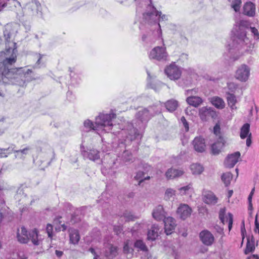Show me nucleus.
Instances as JSON below:
<instances>
[{
    "label": "nucleus",
    "instance_id": "obj_1",
    "mask_svg": "<svg viewBox=\"0 0 259 259\" xmlns=\"http://www.w3.org/2000/svg\"><path fill=\"white\" fill-rule=\"evenodd\" d=\"M4 35L6 45L9 48L5 52L0 53V73L8 78H14L16 75L14 67L16 57L14 51L16 44L13 41L15 35L11 25L6 26Z\"/></svg>",
    "mask_w": 259,
    "mask_h": 259
},
{
    "label": "nucleus",
    "instance_id": "obj_34",
    "mask_svg": "<svg viewBox=\"0 0 259 259\" xmlns=\"http://www.w3.org/2000/svg\"><path fill=\"white\" fill-rule=\"evenodd\" d=\"M69 69L70 72V76L71 83L73 84H78L81 79L79 77L78 74L75 73V68H69Z\"/></svg>",
    "mask_w": 259,
    "mask_h": 259
},
{
    "label": "nucleus",
    "instance_id": "obj_44",
    "mask_svg": "<svg viewBox=\"0 0 259 259\" xmlns=\"http://www.w3.org/2000/svg\"><path fill=\"white\" fill-rule=\"evenodd\" d=\"M123 252L124 254H128L132 253L133 252V249L129 245V241H126L124 242V246L123 247Z\"/></svg>",
    "mask_w": 259,
    "mask_h": 259
},
{
    "label": "nucleus",
    "instance_id": "obj_43",
    "mask_svg": "<svg viewBox=\"0 0 259 259\" xmlns=\"http://www.w3.org/2000/svg\"><path fill=\"white\" fill-rule=\"evenodd\" d=\"M241 3V0H233L231 4V7L236 12H238L240 10Z\"/></svg>",
    "mask_w": 259,
    "mask_h": 259
},
{
    "label": "nucleus",
    "instance_id": "obj_11",
    "mask_svg": "<svg viewBox=\"0 0 259 259\" xmlns=\"http://www.w3.org/2000/svg\"><path fill=\"white\" fill-rule=\"evenodd\" d=\"M80 151L84 159H88L90 160L95 161L100 159V152L98 150L93 148L85 150L83 145L80 146Z\"/></svg>",
    "mask_w": 259,
    "mask_h": 259
},
{
    "label": "nucleus",
    "instance_id": "obj_42",
    "mask_svg": "<svg viewBox=\"0 0 259 259\" xmlns=\"http://www.w3.org/2000/svg\"><path fill=\"white\" fill-rule=\"evenodd\" d=\"M10 214V210L9 207L7 206H4L0 209V216L1 220L2 221L3 219L7 218Z\"/></svg>",
    "mask_w": 259,
    "mask_h": 259
},
{
    "label": "nucleus",
    "instance_id": "obj_8",
    "mask_svg": "<svg viewBox=\"0 0 259 259\" xmlns=\"http://www.w3.org/2000/svg\"><path fill=\"white\" fill-rule=\"evenodd\" d=\"M17 84L23 88L26 86V83L33 80L40 79L41 77L35 76L31 69H28L26 71L22 68H17Z\"/></svg>",
    "mask_w": 259,
    "mask_h": 259
},
{
    "label": "nucleus",
    "instance_id": "obj_56",
    "mask_svg": "<svg viewBox=\"0 0 259 259\" xmlns=\"http://www.w3.org/2000/svg\"><path fill=\"white\" fill-rule=\"evenodd\" d=\"M233 224V215L231 213H228V228L230 230L232 227Z\"/></svg>",
    "mask_w": 259,
    "mask_h": 259
},
{
    "label": "nucleus",
    "instance_id": "obj_35",
    "mask_svg": "<svg viewBox=\"0 0 259 259\" xmlns=\"http://www.w3.org/2000/svg\"><path fill=\"white\" fill-rule=\"evenodd\" d=\"M190 169L193 175H200L204 170L203 166L198 163L191 165Z\"/></svg>",
    "mask_w": 259,
    "mask_h": 259
},
{
    "label": "nucleus",
    "instance_id": "obj_14",
    "mask_svg": "<svg viewBox=\"0 0 259 259\" xmlns=\"http://www.w3.org/2000/svg\"><path fill=\"white\" fill-rule=\"evenodd\" d=\"M164 231L166 235H170L174 231L176 227V223L175 219L171 217L164 218Z\"/></svg>",
    "mask_w": 259,
    "mask_h": 259
},
{
    "label": "nucleus",
    "instance_id": "obj_32",
    "mask_svg": "<svg viewBox=\"0 0 259 259\" xmlns=\"http://www.w3.org/2000/svg\"><path fill=\"white\" fill-rule=\"evenodd\" d=\"M250 133V124L247 123L244 124L240 129V138L244 139L249 136Z\"/></svg>",
    "mask_w": 259,
    "mask_h": 259
},
{
    "label": "nucleus",
    "instance_id": "obj_57",
    "mask_svg": "<svg viewBox=\"0 0 259 259\" xmlns=\"http://www.w3.org/2000/svg\"><path fill=\"white\" fill-rule=\"evenodd\" d=\"M255 229L254 231L257 232L259 234V223L257 222V214L255 215Z\"/></svg>",
    "mask_w": 259,
    "mask_h": 259
},
{
    "label": "nucleus",
    "instance_id": "obj_22",
    "mask_svg": "<svg viewBox=\"0 0 259 259\" xmlns=\"http://www.w3.org/2000/svg\"><path fill=\"white\" fill-rule=\"evenodd\" d=\"M152 217L155 220L158 221L163 220L166 218L165 212L162 205H159L153 209Z\"/></svg>",
    "mask_w": 259,
    "mask_h": 259
},
{
    "label": "nucleus",
    "instance_id": "obj_63",
    "mask_svg": "<svg viewBox=\"0 0 259 259\" xmlns=\"http://www.w3.org/2000/svg\"><path fill=\"white\" fill-rule=\"evenodd\" d=\"M21 234L22 235H29V234H28L27 230L24 227L21 228Z\"/></svg>",
    "mask_w": 259,
    "mask_h": 259
},
{
    "label": "nucleus",
    "instance_id": "obj_31",
    "mask_svg": "<svg viewBox=\"0 0 259 259\" xmlns=\"http://www.w3.org/2000/svg\"><path fill=\"white\" fill-rule=\"evenodd\" d=\"M106 255L110 259L113 258L117 255V247L110 244L106 251Z\"/></svg>",
    "mask_w": 259,
    "mask_h": 259
},
{
    "label": "nucleus",
    "instance_id": "obj_28",
    "mask_svg": "<svg viewBox=\"0 0 259 259\" xmlns=\"http://www.w3.org/2000/svg\"><path fill=\"white\" fill-rule=\"evenodd\" d=\"M211 103L217 108L222 109L225 106V103L224 100L219 97H213L211 98Z\"/></svg>",
    "mask_w": 259,
    "mask_h": 259
},
{
    "label": "nucleus",
    "instance_id": "obj_47",
    "mask_svg": "<svg viewBox=\"0 0 259 259\" xmlns=\"http://www.w3.org/2000/svg\"><path fill=\"white\" fill-rule=\"evenodd\" d=\"M53 225L51 224H48L46 227V232L48 234V237L51 239H52L53 237Z\"/></svg>",
    "mask_w": 259,
    "mask_h": 259
},
{
    "label": "nucleus",
    "instance_id": "obj_38",
    "mask_svg": "<svg viewBox=\"0 0 259 259\" xmlns=\"http://www.w3.org/2000/svg\"><path fill=\"white\" fill-rule=\"evenodd\" d=\"M83 124L87 132L90 131L91 130L95 131L98 129L96 124H95V125H94L93 122L89 119L85 120L84 121Z\"/></svg>",
    "mask_w": 259,
    "mask_h": 259
},
{
    "label": "nucleus",
    "instance_id": "obj_17",
    "mask_svg": "<svg viewBox=\"0 0 259 259\" xmlns=\"http://www.w3.org/2000/svg\"><path fill=\"white\" fill-rule=\"evenodd\" d=\"M240 157V153L239 152H236L228 155L224 162L225 166L229 168L234 167L238 161Z\"/></svg>",
    "mask_w": 259,
    "mask_h": 259
},
{
    "label": "nucleus",
    "instance_id": "obj_23",
    "mask_svg": "<svg viewBox=\"0 0 259 259\" xmlns=\"http://www.w3.org/2000/svg\"><path fill=\"white\" fill-rule=\"evenodd\" d=\"M70 243L76 245L80 240V235L77 229L70 228L68 230Z\"/></svg>",
    "mask_w": 259,
    "mask_h": 259
},
{
    "label": "nucleus",
    "instance_id": "obj_15",
    "mask_svg": "<svg viewBox=\"0 0 259 259\" xmlns=\"http://www.w3.org/2000/svg\"><path fill=\"white\" fill-rule=\"evenodd\" d=\"M192 210L190 207L186 204H181L177 209V212L181 219L185 220L189 217Z\"/></svg>",
    "mask_w": 259,
    "mask_h": 259
},
{
    "label": "nucleus",
    "instance_id": "obj_9",
    "mask_svg": "<svg viewBox=\"0 0 259 259\" xmlns=\"http://www.w3.org/2000/svg\"><path fill=\"white\" fill-rule=\"evenodd\" d=\"M150 59H155L159 61H165L167 60L168 54L165 47H156L150 52Z\"/></svg>",
    "mask_w": 259,
    "mask_h": 259
},
{
    "label": "nucleus",
    "instance_id": "obj_27",
    "mask_svg": "<svg viewBox=\"0 0 259 259\" xmlns=\"http://www.w3.org/2000/svg\"><path fill=\"white\" fill-rule=\"evenodd\" d=\"M187 102L195 107L199 106L202 103V99L198 96H191L187 98Z\"/></svg>",
    "mask_w": 259,
    "mask_h": 259
},
{
    "label": "nucleus",
    "instance_id": "obj_10",
    "mask_svg": "<svg viewBox=\"0 0 259 259\" xmlns=\"http://www.w3.org/2000/svg\"><path fill=\"white\" fill-rule=\"evenodd\" d=\"M164 72L167 77L171 80H177L179 79L182 74V71L180 68L175 63H172L167 66L165 69Z\"/></svg>",
    "mask_w": 259,
    "mask_h": 259
},
{
    "label": "nucleus",
    "instance_id": "obj_40",
    "mask_svg": "<svg viewBox=\"0 0 259 259\" xmlns=\"http://www.w3.org/2000/svg\"><path fill=\"white\" fill-rule=\"evenodd\" d=\"M192 185L190 184L179 188L180 194L181 195L189 194L190 192H192Z\"/></svg>",
    "mask_w": 259,
    "mask_h": 259
},
{
    "label": "nucleus",
    "instance_id": "obj_2",
    "mask_svg": "<svg viewBox=\"0 0 259 259\" xmlns=\"http://www.w3.org/2000/svg\"><path fill=\"white\" fill-rule=\"evenodd\" d=\"M167 16L162 14L160 11L156 10L153 5H148L143 14L142 23L147 27H153L151 29H158L156 33L157 37L161 36L162 31L159 21L167 20Z\"/></svg>",
    "mask_w": 259,
    "mask_h": 259
},
{
    "label": "nucleus",
    "instance_id": "obj_59",
    "mask_svg": "<svg viewBox=\"0 0 259 259\" xmlns=\"http://www.w3.org/2000/svg\"><path fill=\"white\" fill-rule=\"evenodd\" d=\"M252 195H249L248 197V209L251 210L252 209Z\"/></svg>",
    "mask_w": 259,
    "mask_h": 259
},
{
    "label": "nucleus",
    "instance_id": "obj_16",
    "mask_svg": "<svg viewBox=\"0 0 259 259\" xmlns=\"http://www.w3.org/2000/svg\"><path fill=\"white\" fill-rule=\"evenodd\" d=\"M199 236L202 243L207 245H211L214 242V237L213 235L207 230H204L200 233Z\"/></svg>",
    "mask_w": 259,
    "mask_h": 259
},
{
    "label": "nucleus",
    "instance_id": "obj_52",
    "mask_svg": "<svg viewBox=\"0 0 259 259\" xmlns=\"http://www.w3.org/2000/svg\"><path fill=\"white\" fill-rule=\"evenodd\" d=\"M29 149L28 148H24L23 150H17V157L23 158V155H26L28 153Z\"/></svg>",
    "mask_w": 259,
    "mask_h": 259
},
{
    "label": "nucleus",
    "instance_id": "obj_46",
    "mask_svg": "<svg viewBox=\"0 0 259 259\" xmlns=\"http://www.w3.org/2000/svg\"><path fill=\"white\" fill-rule=\"evenodd\" d=\"M17 240L21 243H27L29 239L28 235H20L17 234Z\"/></svg>",
    "mask_w": 259,
    "mask_h": 259
},
{
    "label": "nucleus",
    "instance_id": "obj_4",
    "mask_svg": "<svg viewBox=\"0 0 259 259\" xmlns=\"http://www.w3.org/2000/svg\"><path fill=\"white\" fill-rule=\"evenodd\" d=\"M158 110L156 106H149L148 108L139 110L135 115V119L133 120L135 124L140 129H144L146 124Z\"/></svg>",
    "mask_w": 259,
    "mask_h": 259
},
{
    "label": "nucleus",
    "instance_id": "obj_60",
    "mask_svg": "<svg viewBox=\"0 0 259 259\" xmlns=\"http://www.w3.org/2000/svg\"><path fill=\"white\" fill-rule=\"evenodd\" d=\"M7 156V150L5 149L0 148V158L6 157Z\"/></svg>",
    "mask_w": 259,
    "mask_h": 259
},
{
    "label": "nucleus",
    "instance_id": "obj_7",
    "mask_svg": "<svg viewBox=\"0 0 259 259\" xmlns=\"http://www.w3.org/2000/svg\"><path fill=\"white\" fill-rule=\"evenodd\" d=\"M116 118V114L113 113L109 114L100 113L96 117L95 124L98 128H106L104 130L106 132H109L113 126L112 119Z\"/></svg>",
    "mask_w": 259,
    "mask_h": 259
},
{
    "label": "nucleus",
    "instance_id": "obj_29",
    "mask_svg": "<svg viewBox=\"0 0 259 259\" xmlns=\"http://www.w3.org/2000/svg\"><path fill=\"white\" fill-rule=\"evenodd\" d=\"M24 16V14L23 13L21 15H19L20 17V21L21 24H19V27L20 31H25V32H27L30 29V26L29 24V22L28 21L27 19H20L21 17Z\"/></svg>",
    "mask_w": 259,
    "mask_h": 259
},
{
    "label": "nucleus",
    "instance_id": "obj_30",
    "mask_svg": "<svg viewBox=\"0 0 259 259\" xmlns=\"http://www.w3.org/2000/svg\"><path fill=\"white\" fill-rule=\"evenodd\" d=\"M227 100L229 106L232 110L236 109L237 107L235 104L237 101L236 96L234 94L229 93H227Z\"/></svg>",
    "mask_w": 259,
    "mask_h": 259
},
{
    "label": "nucleus",
    "instance_id": "obj_3",
    "mask_svg": "<svg viewBox=\"0 0 259 259\" xmlns=\"http://www.w3.org/2000/svg\"><path fill=\"white\" fill-rule=\"evenodd\" d=\"M250 23L245 20L236 21L234 25L232 32L234 36H232V44L229 45V50L235 48L239 49L240 47L244 45L245 39L246 38V29L250 27Z\"/></svg>",
    "mask_w": 259,
    "mask_h": 259
},
{
    "label": "nucleus",
    "instance_id": "obj_33",
    "mask_svg": "<svg viewBox=\"0 0 259 259\" xmlns=\"http://www.w3.org/2000/svg\"><path fill=\"white\" fill-rule=\"evenodd\" d=\"M178 102L174 100H168L165 104L166 109L170 112L174 111L178 107Z\"/></svg>",
    "mask_w": 259,
    "mask_h": 259
},
{
    "label": "nucleus",
    "instance_id": "obj_48",
    "mask_svg": "<svg viewBox=\"0 0 259 259\" xmlns=\"http://www.w3.org/2000/svg\"><path fill=\"white\" fill-rule=\"evenodd\" d=\"M176 191L171 188H168L166 189L165 192V197L169 199L170 197H172L175 195Z\"/></svg>",
    "mask_w": 259,
    "mask_h": 259
},
{
    "label": "nucleus",
    "instance_id": "obj_50",
    "mask_svg": "<svg viewBox=\"0 0 259 259\" xmlns=\"http://www.w3.org/2000/svg\"><path fill=\"white\" fill-rule=\"evenodd\" d=\"M123 217H124L125 222L134 221L136 218V217L134 215H133L131 212L124 213Z\"/></svg>",
    "mask_w": 259,
    "mask_h": 259
},
{
    "label": "nucleus",
    "instance_id": "obj_45",
    "mask_svg": "<svg viewBox=\"0 0 259 259\" xmlns=\"http://www.w3.org/2000/svg\"><path fill=\"white\" fill-rule=\"evenodd\" d=\"M142 40L146 42H153L156 40V38L155 35L152 36L150 34H144L142 36Z\"/></svg>",
    "mask_w": 259,
    "mask_h": 259
},
{
    "label": "nucleus",
    "instance_id": "obj_61",
    "mask_svg": "<svg viewBox=\"0 0 259 259\" xmlns=\"http://www.w3.org/2000/svg\"><path fill=\"white\" fill-rule=\"evenodd\" d=\"M246 144L247 147H249L251 144V133H250L249 136L247 137Z\"/></svg>",
    "mask_w": 259,
    "mask_h": 259
},
{
    "label": "nucleus",
    "instance_id": "obj_49",
    "mask_svg": "<svg viewBox=\"0 0 259 259\" xmlns=\"http://www.w3.org/2000/svg\"><path fill=\"white\" fill-rule=\"evenodd\" d=\"M113 231L117 235H119L123 232V227L121 225H114L113 226Z\"/></svg>",
    "mask_w": 259,
    "mask_h": 259
},
{
    "label": "nucleus",
    "instance_id": "obj_55",
    "mask_svg": "<svg viewBox=\"0 0 259 259\" xmlns=\"http://www.w3.org/2000/svg\"><path fill=\"white\" fill-rule=\"evenodd\" d=\"M250 28L252 33L253 34L255 38L256 39H259V33H258V30L256 28H255V27H250Z\"/></svg>",
    "mask_w": 259,
    "mask_h": 259
},
{
    "label": "nucleus",
    "instance_id": "obj_19",
    "mask_svg": "<svg viewBox=\"0 0 259 259\" xmlns=\"http://www.w3.org/2000/svg\"><path fill=\"white\" fill-rule=\"evenodd\" d=\"M202 200L207 204H214L217 202L218 198L213 192L205 191L202 193Z\"/></svg>",
    "mask_w": 259,
    "mask_h": 259
},
{
    "label": "nucleus",
    "instance_id": "obj_25",
    "mask_svg": "<svg viewBox=\"0 0 259 259\" xmlns=\"http://www.w3.org/2000/svg\"><path fill=\"white\" fill-rule=\"evenodd\" d=\"M159 227L157 225L154 224L152 226L150 229L148 231L147 234V238L148 240H154L158 236Z\"/></svg>",
    "mask_w": 259,
    "mask_h": 259
},
{
    "label": "nucleus",
    "instance_id": "obj_41",
    "mask_svg": "<svg viewBox=\"0 0 259 259\" xmlns=\"http://www.w3.org/2000/svg\"><path fill=\"white\" fill-rule=\"evenodd\" d=\"M135 246L143 251H146L148 250L145 243L141 240H137L135 243Z\"/></svg>",
    "mask_w": 259,
    "mask_h": 259
},
{
    "label": "nucleus",
    "instance_id": "obj_51",
    "mask_svg": "<svg viewBox=\"0 0 259 259\" xmlns=\"http://www.w3.org/2000/svg\"><path fill=\"white\" fill-rule=\"evenodd\" d=\"M213 133L215 134L217 136H219V139L220 140V138H222L221 136V127L219 123H217L214 127H213Z\"/></svg>",
    "mask_w": 259,
    "mask_h": 259
},
{
    "label": "nucleus",
    "instance_id": "obj_13",
    "mask_svg": "<svg viewBox=\"0 0 259 259\" xmlns=\"http://www.w3.org/2000/svg\"><path fill=\"white\" fill-rule=\"evenodd\" d=\"M199 115L203 121H206L209 117L215 118L217 116L216 112L211 108L203 107L199 109Z\"/></svg>",
    "mask_w": 259,
    "mask_h": 259
},
{
    "label": "nucleus",
    "instance_id": "obj_54",
    "mask_svg": "<svg viewBox=\"0 0 259 259\" xmlns=\"http://www.w3.org/2000/svg\"><path fill=\"white\" fill-rule=\"evenodd\" d=\"M237 87V85L234 82L228 83V88L231 92H235Z\"/></svg>",
    "mask_w": 259,
    "mask_h": 259
},
{
    "label": "nucleus",
    "instance_id": "obj_12",
    "mask_svg": "<svg viewBox=\"0 0 259 259\" xmlns=\"http://www.w3.org/2000/svg\"><path fill=\"white\" fill-rule=\"evenodd\" d=\"M250 68L246 65L243 64L237 70L236 72V78L242 81H245L249 77Z\"/></svg>",
    "mask_w": 259,
    "mask_h": 259
},
{
    "label": "nucleus",
    "instance_id": "obj_58",
    "mask_svg": "<svg viewBox=\"0 0 259 259\" xmlns=\"http://www.w3.org/2000/svg\"><path fill=\"white\" fill-rule=\"evenodd\" d=\"M143 177H144V173H143V172H142V171H138L136 174V176H135V179H136L137 180H140L143 179Z\"/></svg>",
    "mask_w": 259,
    "mask_h": 259
},
{
    "label": "nucleus",
    "instance_id": "obj_24",
    "mask_svg": "<svg viewBox=\"0 0 259 259\" xmlns=\"http://www.w3.org/2000/svg\"><path fill=\"white\" fill-rule=\"evenodd\" d=\"M225 145V140L223 138H220V140H219L217 142H215L211 145V152L214 155L218 154L221 149Z\"/></svg>",
    "mask_w": 259,
    "mask_h": 259
},
{
    "label": "nucleus",
    "instance_id": "obj_39",
    "mask_svg": "<svg viewBox=\"0 0 259 259\" xmlns=\"http://www.w3.org/2000/svg\"><path fill=\"white\" fill-rule=\"evenodd\" d=\"M219 219L223 224L228 223V214L226 215V208L225 207L220 209Z\"/></svg>",
    "mask_w": 259,
    "mask_h": 259
},
{
    "label": "nucleus",
    "instance_id": "obj_6",
    "mask_svg": "<svg viewBox=\"0 0 259 259\" xmlns=\"http://www.w3.org/2000/svg\"><path fill=\"white\" fill-rule=\"evenodd\" d=\"M138 149L137 143L136 145H133L131 148L129 144L121 142L118 144L116 151L118 153V157L124 162H133V157L131 151H136Z\"/></svg>",
    "mask_w": 259,
    "mask_h": 259
},
{
    "label": "nucleus",
    "instance_id": "obj_5",
    "mask_svg": "<svg viewBox=\"0 0 259 259\" xmlns=\"http://www.w3.org/2000/svg\"><path fill=\"white\" fill-rule=\"evenodd\" d=\"M144 129H140L135 124V122L133 121L131 123H128L126 127L123 129L119 133V135L123 136L125 135V139L123 143H132L133 141L140 139L142 137V131Z\"/></svg>",
    "mask_w": 259,
    "mask_h": 259
},
{
    "label": "nucleus",
    "instance_id": "obj_20",
    "mask_svg": "<svg viewBox=\"0 0 259 259\" xmlns=\"http://www.w3.org/2000/svg\"><path fill=\"white\" fill-rule=\"evenodd\" d=\"M193 145L195 151L203 152L205 150L204 139L201 137H196L193 141Z\"/></svg>",
    "mask_w": 259,
    "mask_h": 259
},
{
    "label": "nucleus",
    "instance_id": "obj_37",
    "mask_svg": "<svg viewBox=\"0 0 259 259\" xmlns=\"http://www.w3.org/2000/svg\"><path fill=\"white\" fill-rule=\"evenodd\" d=\"M221 178L225 186H228L230 184L231 181L232 179V175L230 172L224 173L222 175Z\"/></svg>",
    "mask_w": 259,
    "mask_h": 259
},
{
    "label": "nucleus",
    "instance_id": "obj_36",
    "mask_svg": "<svg viewBox=\"0 0 259 259\" xmlns=\"http://www.w3.org/2000/svg\"><path fill=\"white\" fill-rule=\"evenodd\" d=\"M254 249V241L253 240V239H251V240L248 239L246 243V246L244 250L245 254H248L249 252L253 251Z\"/></svg>",
    "mask_w": 259,
    "mask_h": 259
},
{
    "label": "nucleus",
    "instance_id": "obj_64",
    "mask_svg": "<svg viewBox=\"0 0 259 259\" xmlns=\"http://www.w3.org/2000/svg\"><path fill=\"white\" fill-rule=\"evenodd\" d=\"M56 255L59 257H60L63 255V252L62 251L56 250L55 251Z\"/></svg>",
    "mask_w": 259,
    "mask_h": 259
},
{
    "label": "nucleus",
    "instance_id": "obj_18",
    "mask_svg": "<svg viewBox=\"0 0 259 259\" xmlns=\"http://www.w3.org/2000/svg\"><path fill=\"white\" fill-rule=\"evenodd\" d=\"M29 239L35 246H39L42 244V239L39 236V232L36 229L29 231Z\"/></svg>",
    "mask_w": 259,
    "mask_h": 259
},
{
    "label": "nucleus",
    "instance_id": "obj_26",
    "mask_svg": "<svg viewBox=\"0 0 259 259\" xmlns=\"http://www.w3.org/2000/svg\"><path fill=\"white\" fill-rule=\"evenodd\" d=\"M183 174L184 171L182 170L169 168L165 172V176L168 179H171L180 177Z\"/></svg>",
    "mask_w": 259,
    "mask_h": 259
},
{
    "label": "nucleus",
    "instance_id": "obj_62",
    "mask_svg": "<svg viewBox=\"0 0 259 259\" xmlns=\"http://www.w3.org/2000/svg\"><path fill=\"white\" fill-rule=\"evenodd\" d=\"M32 3H34L35 5V7L37 8V10H38L40 8V4L39 2L37 0H31Z\"/></svg>",
    "mask_w": 259,
    "mask_h": 259
},
{
    "label": "nucleus",
    "instance_id": "obj_21",
    "mask_svg": "<svg viewBox=\"0 0 259 259\" xmlns=\"http://www.w3.org/2000/svg\"><path fill=\"white\" fill-rule=\"evenodd\" d=\"M243 14L249 17H253L255 14V7L251 2L245 3L243 7Z\"/></svg>",
    "mask_w": 259,
    "mask_h": 259
},
{
    "label": "nucleus",
    "instance_id": "obj_53",
    "mask_svg": "<svg viewBox=\"0 0 259 259\" xmlns=\"http://www.w3.org/2000/svg\"><path fill=\"white\" fill-rule=\"evenodd\" d=\"M89 251L94 255L93 259H102L100 255L96 251L94 248L91 247Z\"/></svg>",
    "mask_w": 259,
    "mask_h": 259
}]
</instances>
